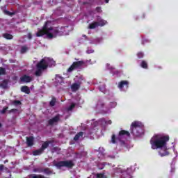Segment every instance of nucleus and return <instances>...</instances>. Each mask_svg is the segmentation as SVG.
<instances>
[{
	"instance_id": "nucleus-1",
	"label": "nucleus",
	"mask_w": 178,
	"mask_h": 178,
	"mask_svg": "<svg viewBox=\"0 0 178 178\" xmlns=\"http://www.w3.org/2000/svg\"><path fill=\"white\" fill-rule=\"evenodd\" d=\"M69 34V26L64 27H54L52 22L47 21L43 26L42 29H40L36 33L37 37H42L46 35L47 38L52 40L56 38L59 35H67Z\"/></svg>"
},
{
	"instance_id": "nucleus-2",
	"label": "nucleus",
	"mask_w": 178,
	"mask_h": 178,
	"mask_svg": "<svg viewBox=\"0 0 178 178\" xmlns=\"http://www.w3.org/2000/svg\"><path fill=\"white\" fill-rule=\"evenodd\" d=\"M169 141V136L158 134L154 135L150 140V144L152 149H159V154L161 156H166L169 155L168 152V147H166V143Z\"/></svg>"
},
{
	"instance_id": "nucleus-3",
	"label": "nucleus",
	"mask_w": 178,
	"mask_h": 178,
	"mask_svg": "<svg viewBox=\"0 0 178 178\" xmlns=\"http://www.w3.org/2000/svg\"><path fill=\"white\" fill-rule=\"evenodd\" d=\"M48 66H55V61L49 58H44L37 64V70L35 72V76H41L42 70H45Z\"/></svg>"
},
{
	"instance_id": "nucleus-4",
	"label": "nucleus",
	"mask_w": 178,
	"mask_h": 178,
	"mask_svg": "<svg viewBox=\"0 0 178 178\" xmlns=\"http://www.w3.org/2000/svg\"><path fill=\"white\" fill-rule=\"evenodd\" d=\"M131 133L135 137H140V136H143L144 134V125L143 123L135 121L131 124Z\"/></svg>"
},
{
	"instance_id": "nucleus-5",
	"label": "nucleus",
	"mask_w": 178,
	"mask_h": 178,
	"mask_svg": "<svg viewBox=\"0 0 178 178\" xmlns=\"http://www.w3.org/2000/svg\"><path fill=\"white\" fill-rule=\"evenodd\" d=\"M74 80V83L71 86V89L72 91L76 92L83 84V76H76Z\"/></svg>"
},
{
	"instance_id": "nucleus-6",
	"label": "nucleus",
	"mask_w": 178,
	"mask_h": 178,
	"mask_svg": "<svg viewBox=\"0 0 178 178\" xmlns=\"http://www.w3.org/2000/svg\"><path fill=\"white\" fill-rule=\"evenodd\" d=\"M108 22L106 20L103 19L102 18L98 17L97 22H92L89 25V29H97V27H102L105 26V24H107Z\"/></svg>"
},
{
	"instance_id": "nucleus-7",
	"label": "nucleus",
	"mask_w": 178,
	"mask_h": 178,
	"mask_svg": "<svg viewBox=\"0 0 178 178\" xmlns=\"http://www.w3.org/2000/svg\"><path fill=\"white\" fill-rule=\"evenodd\" d=\"M127 137H130V133L127 131L122 130L119 132V134L116 138V141H124Z\"/></svg>"
},
{
	"instance_id": "nucleus-8",
	"label": "nucleus",
	"mask_w": 178,
	"mask_h": 178,
	"mask_svg": "<svg viewBox=\"0 0 178 178\" xmlns=\"http://www.w3.org/2000/svg\"><path fill=\"white\" fill-rule=\"evenodd\" d=\"M57 168H62L65 166V168H73L74 166V163L72 161H60L56 164Z\"/></svg>"
},
{
	"instance_id": "nucleus-9",
	"label": "nucleus",
	"mask_w": 178,
	"mask_h": 178,
	"mask_svg": "<svg viewBox=\"0 0 178 178\" xmlns=\"http://www.w3.org/2000/svg\"><path fill=\"white\" fill-rule=\"evenodd\" d=\"M82 65H84V62L83 61H77V62L73 63V64L67 70L68 73H70V72H73L74 69H77V67H80V66H82Z\"/></svg>"
},
{
	"instance_id": "nucleus-10",
	"label": "nucleus",
	"mask_w": 178,
	"mask_h": 178,
	"mask_svg": "<svg viewBox=\"0 0 178 178\" xmlns=\"http://www.w3.org/2000/svg\"><path fill=\"white\" fill-rule=\"evenodd\" d=\"M118 88H120L121 91H124V89L127 90V88H129V81H122L118 84Z\"/></svg>"
},
{
	"instance_id": "nucleus-11",
	"label": "nucleus",
	"mask_w": 178,
	"mask_h": 178,
	"mask_svg": "<svg viewBox=\"0 0 178 178\" xmlns=\"http://www.w3.org/2000/svg\"><path fill=\"white\" fill-rule=\"evenodd\" d=\"M48 145H49V143H48V142H44L42 145V148L35 151L33 152V155H41V154H42V151L46 148H48Z\"/></svg>"
},
{
	"instance_id": "nucleus-12",
	"label": "nucleus",
	"mask_w": 178,
	"mask_h": 178,
	"mask_svg": "<svg viewBox=\"0 0 178 178\" xmlns=\"http://www.w3.org/2000/svg\"><path fill=\"white\" fill-rule=\"evenodd\" d=\"M59 120H60V115H57L49 120V124H51V126L54 124H57Z\"/></svg>"
},
{
	"instance_id": "nucleus-13",
	"label": "nucleus",
	"mask_w": 178,
	"mask_h": 178,
	"mask_svg": "<svg viewBox=\"0 0 178 178\" xmlns=\"http://www.w3.org/2000/svg\"><path fill=\"white\" fill-rule=\"evenodd\" d=\"M99 124H102L106 126V124H112V121L111 120H105V119L99 120L98 122Z\"/></svg>"
},
{
	"instance_id": "nucleus-14",
	"label": "nucleus",
	"mask_w": 178,
	"mask_h": 178,
	"mask_svg": "<svg viewBox=\"0 0 178 178\" xmlns=\"http://www.w3.org/2000/svg\"><path fill=\"white\" fill-rule=\"evenodd\" d=\"M32 78L31 76H29L27 75H24L21 78V81H23L24 83H30L31 81Z\"/></svg>"
},
{
	"instance_id": "nucleus-15",
	"label": "nucleus",
	"mask_w": 178,
	"mask_h": 178,
	"mask_svg": "<svg viewBox=\"0 0 178 178\" xmlns=\"http://www.w3.org/2000/svg\"><path fill=\"white\" fill-rule=\"evenodd\" d=\"M26 144L28 147H31L33 144H34V138L33 137L26 138Z\"/></svg>"
},
{
	"instance_id": "nucleus-16",
	"label": "nucleus",
	"mask_w": 178,
	"mask_h": 178,
	"mask_svg": "<svg viewBox=\"0 0 178 178\" xmlns=\"http://www.w3.org/2000/svg\"><path fill=\"white\" fill-rule=\"evenodd\" d=\"M102 41V39L101 38H96V39H91L90 40V44H95L97 45V44H99Z\"/></svg>"
},
{
	"instance_id": "nucleus-17",
	"label": "nucleus",
	"mask_w": 178,
	"mask_h": 178,
	"mask_svg": "<svg viewBox=\"0 0 178 178\" xmlns=\"http://www.w3.org/2000/svg\"><path fill=\"white\" fill-rule=\"evenodd\" d=\"M21 91L25 92V94H30V89L27 86H22L21 88Z\"/></svg>"
},
{
	"instance_id": "nucleus-18",
	"label": "nucleus",
	"mask_w": 178,
	"mask_h": 178,
	"mask_svg": "<svg viewBox=\"0 0 178 178\" xmlns=\"http://www.w3.org/2000/svg\"><path fill=\"white\" fill-rule=\"evenodd\" d=\"M83 137V132L78 133L74 138V141H77V140H80Z\"/></svg>"
},
{
	"instance_id": "nucleus-19",
	"label": "nucleus",
	"mask_w": 178,
	"mask_h": 178,
	"mask_svg": "<svg viewBox=\"0 0 178 178\" xmlns=\"http://www.w3.org/2000/svg\"><path fill=\"white\" fill-rule=\"evenodd\" d=\"M105 105V104H104V102H98L97 104V109H102V108H104V106Z\"/></svg>"
},
{
	"instance_id": "nucleus-20",
	"label": "nucleus",
	"mask_w": 178,
	"mask_h": 178,
	"mask_svg": "<svg viewBox=\"0 0 178 178\" xmlns=\"http://www.w3.org/2000/svg\"><path fill=\"white\" fill-rule=\"evenodd\" d=\"M3 37L6 40H12V38H13V36L9 33H4Z\"/></svg>"
},
{
	"instance_id": "nucleus-21",
	"label": "nucleus",
	"mask_w": 178,
	"mask_h": 178,
	"mask_svg": "<svg viewBox=\"0 0 178 178\" xmlns=\"http://www.w3.org/2000/svg\"><path fill=\"white\" fill-rule=\"evenodd\" d=\"M117 105H118V103L113 102L109 104L108 108L110 109H112L113 108H116Z\"/></svg>"
},
{
	"instance_id": "nucleus-22",
	"label": "nucleus",
	"mask_w": 178,
	"mask_h": 178,
	"mask_svg": "<svg viewBox=\"0 0 178 178\" xmlns=\"http://www.w3.org/2000/svg\"><path fill=\"white\" fill-rule=\"evenodd\" d=\"M29 51V48L26 46H22L21 48V54H25V52H27Z\"/></svg>"
},
{
	"instance_id": "nucleus-23",
	"label": "nucleus",
	"mask_w": 178,
	"mask_h": 178,
	"mask_svg": "<svg viewBox=\"0 0 178 178\" xmlns=\"http://www.w3.org/2000/svg\"><path fill=\"white\" fill-rule=\"evenodd\" d=\"M99 89L102 92H104V94H105V92H106V89L105 88V85H102L101 86H99Z\"/></svg>"
},
{
	"instance_id": "nucleus-24",
	"label": "nucleus",
	"mask_w": 178,
	"mask_h": 178,
	"mask_svg": "<svg viewBox=\"0 0 178 178\" xmlns=\"http://www.w3.org/2000/svg\"><path fill=\"white\" fill-rule=\"evenodd\" d=\"M96 177L97 178H106V175L104 173H99L96 175Z\"/></svg>"
},
{
	"instance_id": "nucleus-25",
	"label": "nucleus",
	"mask_w": 178,
	"mask_h": 178,
	"mask_svg": "<svg viewBox=\"0 0 178 178\" xmlns=\"http://www.w3.org/2000/svg\"><path fill=\"white\" fill-rule=\"evenodd\" d=\"M76 106V104L74 103H72L67 108V111H72L74 107Z\"/></svg>"
},
{
	"instance_id": "nucleus-26",
	"label": "nucleus",
	"mask_w": 178,
	"mask_h": 178,
	"mask_svg": "<svg viewBox=\"0 0 178 178\" xmlns=\"http://www.w3.org/2000/svg\"><path fill=\"white\" fill-rule=\"evenodd\" d=\"M140 65H141V67H143V69H147V62H145V61H142Z\"/></svg>"
},
{
	"instance_id": "nucleus-27",
	"label": "nucleus",
	"mask_w": 178,
	"mask_h": 178,
	"mask_svg": "<svg viewBox=\"0 0 178 178\" xmlns=\"http://www.w3.org/2000/svg\"><path fill=\"white\" fill-rule=\"evenodd\" d=\"M56 102V99L53 98V99H51V101L50 102V105H51V106H54Z\"/></svg>"
},
{
	"instance_id": "nucleus-28",
	"label": "nucleus",
	"mask_w": 178,
	"mask_h": 178,
	"mask_svg": "<svg viewBox=\"0 0 178 178\" xmlns=\"http://www.w3.org/2000/svg\"><path fill=\"white\" fill-rule=\"evenodd\" d=\"M5 15H7L8 16H12L13 15V13H10V11H8L6 10H4Z\"/></svg>"
},
{
	"instance_id": "nucleus-29",
	"label": "nucleus",
	"mask_w": 178,
	"mask_h": 178,
	"mask_svg": "<svg viewBox=\"0 0 178 178\" xmlns=\"http://www.w3.org/2000/svg\"><path fill=\"white\" fill-rule=\"evenodd\" d=\"M31 177H33V178H44V177H42L41 175H31Z\"/></svg>"
},
{
	"instance_id": "nucleus-30",
	"label": "nucleus",
	"mask_w": 178,
	"mask_h": 178,
	"mask_svg": "<svg viewBox=\"0 0 178 178\" xmlns=\"http://www.w3.org/2000/svg\"><path fill=\"white\" fill-rule=\"evenodd\" d=\"M0 74H5V69L0 67Z\"/></svg>"
},
{
	"instance_id": "nucleus-31",
	"label": "nucleus",
	"mask_w": 178,
	"mask_h": 178,
	"mask_svg": "<svg viewBox=\"0 0 178 178\" xmlns=\"http://www.w3.org/2000/svg\"><path fill=\"white\" fill-rule=\"evenodd\" d=\"M94 52V50L93 49H88L87 51H86V53L88 54H93Z\"/></svg>"
},
{
	"instance_id": "nucleus-32",
	"label": "nucleus",
	"mask_w": 178,
	"mask_h": 178,
	"mask_svg": "<svg viewBox=\"0 0 178 178\" xmlns=\"http://www.w3.org/2000/svg\"><path fill=\"white\" fill-rule=\"evenodd\" d=\"M115 135H113L111 138V142L113 143V144H115L116 143V141H115Z\"/></svg>"
},
{
	"instance_id": "nucleus-33",
	"label": "nucleus",
	"mask_w": 178,
	"mask_h": 178,
	"mask_svg": "<svg viewBox=\"0 0 178 178\" xmlns=\"http://www.w3.org/2000/svg\"><path fill=\"white\" fill-rule=\"evenodd\" d=\"M143 56H144V54H143V53H141V52H140V53L138 54V58H143Z\"/></svg>"
},
{
	"instance_id": "nucleus-34",
	"label": "nucleus",
	"mask_w": 178,
	"mask_h": 178,
	"mask_svg": "<svg viewBox=\"0 0 178 178\" xmlns=\"http://www.w3.org/2000/svg\"><path fill=\"white\" fill-rule=\"evenodd\" d=\"M13 104H14V105H20V101H15V102H13Z\"/></svg>"
},
{
	"instance_id": "nucleus-35",
	"label": "nucleus",
	"mask_w": 178,
	"mask_h": 178,
	"mask_svg": "<svg viewBox=\"0 0 178 178\" xmlns=\"http://www.w3.org/2000/svg\"><path fill=\"white\" fill-rule=\"evenodd\" d=\"M96 10H97V12H102V10H101V8H99V7H97L96 8Z\"/></svg>"
},
{
	"instance_id": "nucleus-36",
	"label": "nucleus",
	"mask_w": 178,
	"mask_h": 178,
	"mask_svg": "<svg viewBox=\"0 0 178 178\" xmlns=\"http://www.w3.org/2000/svg\"><path fill=\"white\" fill-rule=\"evenodd\" d=\"M6 109H8V108H3V109L1 111V113H5V112H6Z\"/></svg>"
},
{
	"instance_id": "nucleus-37",
	"label": "nucleus",
	"mask_w": 178,
	"mask_h": 178,
	"mask_svg": "<svg viewBox=\"0 0 178 178\" xmlns=\"http://www.w3.org/2000/svg\"><path fill=\"white\" fill-rule=\"evenodd\" d=\"M58 79H62V77L60 76L59 75H56V79L58 80Z\"/></svg>"
},
{
	"instance_id": "nucleus-38",
	"label": "nucleus",
	"mask_w": 178,
	"mask_h": 178,
	"mask_svg": "<svg viewBox=\"0 0 178 178\" xmlns=\"http://www.w3.org/2000/svg\"><path fill=\"white\" fill-rule=\"evenodd\" d=\"M28 38H29V40H31L32 38V36H31V34H28Z\"/></svg>"
},
{
	"instance_id": "nucleus-39",
	"label": "nucleus",
	"mask_w": 178,
	"mask_h": 178,
	"mask_svg": "<svg viewBox=\"0 0 178 178\" xmlns=\"http://www.w3.org/2000/svg\"><path fill=\"white\" fill-rule=\"evenodd\" d=\"M3 170V165H0V170Z\"/></svg>"
},
{
	"instance_id": "nucleus-40",
	"label": "nucleus",
	"mask_w": 178,
	"mask_h": 178,
	"mask_svg": "<svg viewBox=\"0 0 178 178\" xmlns=\"http://www.w3.org/2000/svg\"><path fill=\"white\" fill-rule=\"evenodd\" d=\"M110 158H112L113 159H115V156H111Z\"/></svg>"
},
{
	"instance_id": "nucleus-41",
	"label": "nucleus",
	"mask_w": 178,
	"mask_h": 178,
	"mask_svg": "<svg viewBox=\"0 0 178 178\" xmlns=\"http://www.w3.org/2000/svg\"><path fill=\"white\" fill-rule=\"evenodd\" d=\"M106 1V3H108V2H109V0H105Z\"/></svg>"
},
{
	"instance_id": "nucleus-42",
	"label": "nucleus",
	"mask_w": 178,
	"mask_h": 178,
	"mask_svg": "<svg viewBox=\"0 0 178 178\" xmlns=\"http://www.w3.org/2000/svg\"><path fill=\"white\" fill-rule=\"evenodd\" d=\"M106 66H107V67H108V66H109V64H107Z\"/></svg>"
},
{
	"instance_id": "nucleus-43",
	"label": "nucleus",
	"mask_w": 178,
	"mask_h": 178,
	"mask_svg": "<svg viewBox=\"0 0 178 178\" xmlns=\"http://www.w3.org/2000/svg\"><path fill=\"white\" fill-rule=\"evenodd\" d=\"M44 172L47 173V170H44Z\"/></svg>"
},
{
	"instance_id": "nucleus-44",
	"label": "nucleus",
	"mask_w": 178,
	"mask_h": 178,
	"mask_svg": "<svg viewBox=\"0 0 178 178\" xmlns=\"http://www.w3.org/2000/svg\"><path fill=\"white\" fill-rule=\"evenodd\" d=\"M83 37H86V35H84Z\"/></svg>"
},
{
	"instance_id": "nucleus-45",
	"label": "nucleus",
	"mask_w": 178,
	"mask_h": 178,
	"mask_svg": "<svg viewBox=\"0 0 178 178\" xmlns=\"http://www.w3.org/2000/svg\"><path fill=\"white\" fill-rule=\"evenodd\" d=\"M1 0H0V2H1Z\"/></svg>"
}]
</instances>
